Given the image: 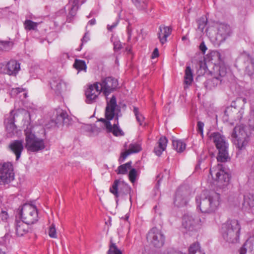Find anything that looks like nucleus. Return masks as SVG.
I'll use <instances>...</instances> for the list:
<instances>
[{
	"instance_id": "f257e3e1",
	"label": "nucleus",
	"mask_w": 254,
	"mask_h": 254,
	"mask_svg": "<svg viewBox=\"0 0 254 254\" xmlns=\"http://www.w3.org/2000/svg\"><path fill=\"white\" fill-rule=\"evenodd\" d=\"M220 194L213 191L204 190L195 197L197 207L202 213H211L215 211L220 203Z\"/></svg>"
},
{
	"instance_id": "f03ea898",
	"label": "nucleus",
	"mask_w": 254,
	"mask_h": 254,
	"mask_svg": "<svg viewBox=\"0 0 254 254\" xmlns=\"http://www.w3.org/2000/svg\"><path fill=\"white\" fill-rule=\"evenodd\" d=\"M241 229L240 224L237 220H229L222 226V236L226 242L236 243L239 240Z\"/></svg>"
},
{
	"instance_id": "7ed1b4c3",
	"label": "nucleus",
	"mask_w": 254,
	"mask_h": 254,
	"mask_svg": "<svg viewBox=\"0 0 254 254\" xmlns=\"http://www.w3.org/2000/svg\"><path fill=\"white\" fill-rule=\"evenodd\" d=\"M210 138L213 140L218 153L217 160L218 162H226L230 160L228 154V143L225 137L218 132H215L210 135Z\"/></svg>"
},
{
	"instance_id": "20e7f679",
	"label": "nucleus",
	"mask_w": 254,
	"mask_h": 254,
	"mask_svg": "<svg viewBox=\"0 0 254 254\" xmlns=\"http://www.w3.org/2000/svg\"><path fill=\"white\" fill-rule=\"evenodd\" d=\"M25 136V147L27 151L37 152L45 148L44 139L37 137L31 127L24 130Z\"/></svg>"
},
{
	"instance_id": "39448f33",
	"label": "nucleus",
	"mask_w": 254,
	"mask_h": 254,
	"mask_svg": "<svg viewBox=\"0 0 254 254\" xmlns=\"http://www.w3.org/2000/svg\"><path fill=\"white\" fill-rule=\"evenodd\" d=\"M18 215L21 220L28 225L33 224L38 220L37 208L32 204H23L18 211Z\"/></svg>"
},
{
	"instance_id": "423d86ee",
	"label": "nucleus",
	"mask_w": 254,
	"mask_h": 254,
	"mask_svg": "<svg viewBox=\"0 0 254 254\" xmlns=\"http://www.w3.org/2000/svg\"><path fill=\"white\" fill-rule=\"evenodd\" d=\"M246 129V127L243 125L236 126L231 134L234 143L240 150L245 148L249 141V136Z\"/></svg>"
},
{
	"instance_id": "0eeeda50",
	"label": "nucleus",
	"mask_w": 254,
	"mask_h": 254,
	"mask_svg": "<svg viewBox=\"0 0 254 254\" xmlns=\"http://www.w3.org/2000/svg\"><path fill=\"white\" fill-rule=\"evenodd\" d=\"M213 70L214 77L208 79L204 83L206 88L209 90H212L220 85L227 73L226 68L224 66L219 65L216 64H215Z\"/></svg>"
},
{
	"instance_id": "6e6552de",
	"label": "nucleus",
	"mask_w": 254,
	"mask_h": 254,
	"mask_svg": "<svg viewBox=\"0 0 254 254\" xmlns=\"http://www.w3.org/2000/svg\"><path fill=\"white\" fill-rule=\"evenodd\" d=\"M146 239L147 242L153 247L160 248L165 244V236L159 229L153 227L147 234Z\"/></svg>"
},
{
	"instance_id": "1a4fd4ad",
	"label": "nucleus",
	"mask_w": 254,
	"mask_h": 254,
	"mask_svg": "<svg viewBox=\"0 0 254 254\" xmlns=\"http://www.w3.org/2000/svg\"><path fill=\"white\" fill-rule=\"evenodd\" d=\"M201 219L197 215L192 213L185 214L182 218V227L186 231L193 232L199 228Z\"/></svg>"
},
{
	"instance_id": "9d476101",
	"label": "nucleus",
	"mask_w": 254,
	"mask_h": 254,
	"mask_svg": "<svg viewBox=\"0 0 254 254\" xmlns=\"http://www.w3.org/2000/svg\"><path fill=\"white\" fill-rule=\"evenodd\" d=\"M13 165L7 162L0 163V184H8L14 180Z\"/></svg>"
},
{
	"instance_id": "9b49d317",
	"label": "nucleus",
	"mask_w": 254,
	"mask_h": 254,
	"mask_svg": "<svg viewBox=\"0 0 254 254\" xmlns=\"http://www.w3.org/2000/svg\"><path fill=\"white\" fill-rule=\"evenodd\" d=\"M131 190V189L127 184L119 180H115L110 188V192L114 194L116 198L120 195H127L129 194Z\"/></svg>"
},
{
	"instance_id": "f8f14e48",
	"label": "nucleus",
	"mask_w": 254,
	"mask_h": 254,
	"mask_svg": "<svg viewBox=\"0 0 254 254\" xmlns=\"http://www.w3.org/2000/svg\"><path fill=\"white\" fill-rule=\"evenodd\" d=\"M99 85L100 86V91L102 92L107 98V96L117 87L118 81L115 78L109 76L102 79L100 82H98Z\"/></svg>"
},
{
	"instance_id": "ddd939ff",
	"label": "nucleus",
	"mask_w": 254,
	"mask_h": 254,
	"mask_svg": "<svg viewBox=\"0 0 254 254\" xmlns=\"http://www.w3.org/2000/svg\"><path fill=\"white\" fill-rule=\"evenodd\" d=\"M190 195V191L186 187L178 188L176 192L174 200V204L178 207H182L187 204Z\"/></svg>"
},
{
	"instance_id": "4468645a",
	"label": "nucleus",
	"mask_w": 254,
	"mask_h": 254,
	"mask_svg": "<svg viewBox=\"0 0 254 254\" xmlns=\"http://www.w3.org/2000/svg\"><path fill=\"white\" fill-rule=\"evenodd\" d=\"M101 92V91H100L98 86V82L90 85L85 91L86 103L92 104L95 102Z\"/></svg>"
},
{
	"instance_id": "2eb2a0df",
	"label": "nucleus",
	"mask_w": 254,
	"mask_h": 254,
	"mask_svg": "<svg viewBox=\"0 0 254 254\" xmlns=\"http://www.w3.org/2000/svg\"><path fill=\"white\" fill-rule=\"evenodd\" d=\"M117 106L116 97L113 95L109 101H107L105 109V118L107 120H112L115 116V109Z\"/></svg>"
},
{
	"instance_id": "dca6fc26",
	"label": "nucleus",
	"mask_w": 254,
	"mask_h": 254,
	"mask_svg": "<svg viewBox=\"0 0 254 254\" xmlns=\"http://www.w3.org/2000/svg\"><path fill=\"white\" fill-rule=\"evenodd\" d=\"M20 64L15 60H10L3 68V73L9 75H16L20 70Z\"/></svg>"
},
{
	"instance_id": "f3484780",
	"label": "nucleus",
	"mask_w": 254,
	"mask_h": 254,
	"mask_svg": "<svg viewBox=\"0 0 254 254\" xmlns=\"http://www.w3.org/2000/svg\"><path fill=\"white\" fill-rule=\"evenodd\" d=\"M10 150L15 155L16 160H19L21 153L24 149L23 141L22 140H15L9 145Z\"/></svg>"
},
{
	"instance_id": "a211bd4d",
	"label": "nucleus",
	"mask_w": 254,
	"mask_h": 254,
	"mask_svg": "<svg viewBox=\"0 0 254 254\" xmlns=\"http://www.w3.org/2000/svg\"><path fill=\"white\" fill-rule=\"evenodd\" d=\"M15 228L16 235L18 237L23 236L28 233L29 230L28 225L25 224L22 220L15 219Z\"/></svg>"
},
{
	"instance_id": "6ab92c4d",
	"label": "nucleus",
	"mask_w": 254,
	"mask_h": 254,
	"mask_svg": "<svg viewBox=\"0 0 254 254\" xmlns=\"http://www.w3.org/2000/svg\"><path fill=\"white\" fill-rule=\"evenodd\" d=\"M230 35V27L228 25H221L216 35V39L220 42L225 41L228 36Z\"/></svg>"
},
{
	"instance_id": "aec40b11",
	"label": "nucleus",
	"mask_w": 254,
	"mask_h": 254,
	"mask_svg": "<svg viewBox=\"0 0 254 254\" xmlns=\"http://www.w3.org/2000/svg\"><path fill=\"white\" fill-rule=\"evenodd\" d=\"M158 38L162 44L167 41V38L171 34L172 28L168 26H160L159 28Z\"/></svg>"
},
{
	"instance_id": "412c9836",
	"label": "nucleus",
	"mask_w": 254,
	"mask_h": 254,
	"mask_svg": "<svg viewBox=\"0 0 254 254\" xmlns=\"http://www.w3.org/2000/svg\"><path fill=\"white\" fill-rule=\"evenodd\" d=\"M64 84L62 79L58 77H54L50 82V86L55 94L59 95L61 93L63 85Z\"/></svg>"
},
{
	"instance_id": "4be33fe9",
	"label": "nucleus",
	"mask_w": 254,
	"mask_h": 254,
	"mask_svg": "<svg viewBox=\"0 0 254 254\" xmlns=\"http://www.w3.org/2000/svg\"><path fill=\"white\" fill-rule=\"evenodd\" d=\"M168 140L165 136H161L157 142L158 146L154 147V152L158 156H160L163 151L166 149Z\"/></svg>"
},
{
	"instance_id": "5701e85b",
	"label": "nucleus",
	"mask_w": 254,
	"mask_h": 254,
	"mask_svg": "<svg viewBox=\"0 0 254 254\" xmlns=\"http://www.w3.org/2000/svg\"><path fill=\"white\" fill-rule=\"evenodd\" d=\"M215 180L220 183H225L227 184L230 180L229 174L226 173L224 170L222 169V166H220L219 171L216 174Z\"/></svg>"
},
{
	"instance_id": "b1692460",
	"label": "nucleus",
	"mask_w": 254,
	"mask_h": 254,
	"mask_svg": "<svg viewBox=\"0 0 254 254\" xmlns=\"http://www.w3.org/2000/svg\"><path fill=\"white\" fill-rule=\"evenodd\" d=\"M6 129L9 134H14L17 132V127L15 125V118L13 116H10L7 119L6 123Z\"/></svg>"
},
{
	"instance_id": "393cba45",
	"label": "nucleus",
	"mask_w": 254,
	"mask_h": 254,
	"mask_svg": "<svg viewBox=\"0 0 254 254\" xmlns=\"http://www.w3.org/2000/svg\"><path fill=\"white\" fill-rule=\"evenodd\" d=\"M116 120L117 121V124H114L113 126L111 125L110 127L106 130L107 132H112L114 135L116 136L124 135V132L118 126V116H116Z\"/></svg>"
},
{
	"instance_id": "a878e982",
	"label": "nucleus",
	"mask_w": 254,
	"mask_h": 254,
	"mask_svg": "<svg viewBox=\"0 0 254 254\" xmlns=\"http://www.w3.org/2000/svg\"><path fill=\"white\" fill-rule=\"evenodd\" d=\"M184 84L187 86H190L191 84L193 81V72L190 66H187L185 69V76H184Z\"/></svg>"
},
{
	"instance_id": "bb28decb",
	"label": "nucleus",
	"mask_w": 254,
	"mask_h": 254,
	"mask_svg": "<svg viewBox=\"0 0 254 254\" xmlns=\"http://www.w3.org/2000/svg\"><path fill=\"white\" fill-rule=\"evenodd\" d=\"M245 68V73L249 76L254 74V59L250 58L247 60Z\"/></svg>"
},
{
	"instance_id": "cd10ccee",
	"label": "nucleus",
	"mask_w": 254,
	"mask_h": 254,
	"mask_svg": "<svg viewBox=\"0 0 254 254\" xmlns=\"http://www.w3.org/2000/svg\"><path fill=\"white\" fill-rule=\"evenodd\" d=\"M78 0H69V8L70 9L68 16L73 17L78 8Z\"/></svg>"
},
{
	"instance_id": "c85d7f7f",
	"label": "nucleus",
	"mask_w": 254,
	"mask_h": 254,
	"mask_svg": "<svg viewBox=\"0 0 254 254\" xmlns=\"http://www.w3.org/2000/svg\"><path fill=\"white\" fill-rule=\"evenodd\" d=\"M253 245L251 242L246 241L239 250V254H252Z\"/></svg>"
},
{
	"instance_id": "c756f323",
	"label": "nucleus",
	"mask_w": 254,
	"mask_h": 254,
	"mask_svg": "<svg viewBox=\"0 0 254 254\" xmlns=\"http://www.w3.org/2000/svg\"><path fill=\"white\" fill-rule=\"evenodd\" d=\"M132 162L129 161L124 164L121 165L118 167V169L116 170V173L118 174H127L128 170L130 169L131 168Z\"/></svg>"
},
{
	"instance_id": "7c9ffc66",
	"label": "nucleus",
	"mask_w": 254,
	"mask_h": 254,
	"mask_svg": "<svg viewBox=\"0 0 254 254\" xmlns=\"http://www.w3.org/2000/svg\"><path fill=\"white\" fill-rule=\"evenodd\" d=\"M243 205L246 207H254V195L252 194H248L244 196Z\"/></svg>"
},
{
	"instance_id": "2f4dec72",
	"label": "nucleus",
	"mask_w": 254,
	"mask_h": 254,
	"mask_svg": "<svg viewBox=\"0 0 254 254\" xmlns=\"http://www.w3.org/2000/svg\"><path fill=\"white\" fill-rule=\"evenodd\" d=\"M189 254H205V253L200 249L199 243H194L190 246Z\"/></svg>"
},
{
	"instance_id": "473e14b6",
	"label": "nucleus",
	"mask_w": 254,
	"mask_h": 254,
	"mask_svg": "<svg viewBox=\"0 0 254 254\" xmlns=\"http://www.w3.org/2000/svg\"><path fill=\"white\" fill-rule=\"evenodd\" d=\"M172 146L178 152H182L186 148V144L181 140H173Z\"/></svg>"
},
{
	"instance_id": "72a5a7b5",
	"label": "nucleus",
	"mask_w": 254,
	"mask_h": 254,
	"mask_svg": "<svg viewBox=\"0 0 254 254\" xmlns=\"http://www.w3.org/2000/svg\"><path fill=\"white\" fill-rule=\"evenodd\" d=\"M67 117L68 115L66 112L61 111L57 115L55 124L56 125H60L61 124H64L65 122V120L67 119Z\"/></svg>"
},
{
	"instance_id": "f704fd0d",
	"label": "nucleus",
	"mask_w": 254,
	"mask_h": 254,
	"mask_svg": "<svg viewBox=\"0 0 254 254\" xmlns=\"http://www.w3.org/2000/svg\"><path fill=\"white\" fill-rule=\"evenodd\" d=\"M73 66L78 71L84 70L86 71L87 66L85 62L83 60L75 59Z\"/></svg>"
},
{
	"instance_id": "c9c22d12",
	"label": "nucleus",
	"mask_w": 254,
	"mask_h": 254,
	"mask_svg": "<svg viewBox=\"0 0 254 254\" xmlns=\"http://www.w3.org/2000/svg\"><path fill=\"white\" fill-rule=\"evenodd\" d=\"M133 112L135 116L136 121L139 123L140 126H142L145 119L144 117L140 113L139 109L137 107H133Z\"/></svg>"
},
{
	"instance_id": "e433bc0d",
	"label": "nucleus",
	"mask_w": 254,
	"mask_h": 254,
	"mask_svg": "<svg viewBox=\"0 0 254 254\" xmlns=\"http://www.w3.org/2000/svg\"><path fill=\"white\" fill-rule=\"evenodd\" d=\"M136 7L139 9H144L147 7V1L146 0H131Z\"/></svg>"
},
{
	"instance_id": "4c0bfd02",
	"label": "nucleus",
	"mask_w": 254,
	"mask_h": 254,
	"mask_svg": "<svg viewBox=\"0 0 254 254\" xmlns=\"http://www.w3.org/2000/svg\"><path fill=\"white\" fill-rule=\"evenodd\" d=\"M12 43L8 41H0V50L8 51L12 47Z\"/></svg>"
},
{
	"instance_id": "58836bf2",
	"label": "nucleus",
	"mask_w": 254,
	"mask_h": 254,
	"mask_svg": "<svg viewBox=\"0 0 254 254\" xmlns=\"http://www.w3.org/2000/svg\"><path fill=\"white\" fill-rule=\"evenodd\" d=\"M207 19L206 17H201L197 21V28L201 31L202 32L207 24Z\"/></svg>"
},
{
	"instance_id": "ea45409f",
	"label": "nucleus",
	"mask_w": 254,
	"mask_h": 254,
	"mask_svg": "<svg viewBox=\"0 0 254 254\" xmlns=\"http://www.w3.org/2000/svg\"><path fill=\"white\" fill-rule=\"evenodd\" d=\"M38 24L31 20H26L24 22V26L28 30H35L37 27Z\"/></svg>"
},
{
	"instance_id": "a19ab883",
	"label": "nucleus",
	"mask_w": 254,
	"mask_h": 254,
	"mask_svg": "<svg viewBox=\"0 0 254 254\" xmlns=\"http://www.w3.org/2000/svg\"><path fill=\"white\" fill-rule=\"evenodd\" d=\"M108 254H122V252L117 248L115 243L111 241Z\"/></svg>"
},
{
	"instance_id": "79ce46f5",
	"label": "nucleus",
	"mask_w": 254,
	"mask_h": 254,
	"mask_svg": "<svg viewBox=\"0 0 254 254\" xmlns=\"http://www.w3.org/2000/svg\"><path fill=\"white\" fill-rule=\"evenodd\" d=\"M132 154L139 152L141 150V146L136 143H131L129 145L128 149Z\"/></svg>"
},
{
	"instance_id": "37998d69",
	"label": "nucleus",
	"mask_w": 254,
	"mask_h": 254,
	"mask_svg": "<svg viewBox=\"0 0 254 254\" xmlns=\"http://www.w3.org/2000/svg\"><path fill=\"white\" fill-rule=\"evenodd\" d=\"M248 125L250 127L254 130V110H251L248 119Z\"/></svg>"
},
{
	"instance_id": "c03bdc74",
	"label": "nucleus",
	"mask_w": 254,
	"mask_h": 254,
	"mask_svg": "<svg viewBox=\"0 0 254 254\" xmlns=\"http://www.w3.org/2000/svg\"><path fill=\"white\" fill-rule=\"evenodd\" d=\"M137 176V171L134 168H131L130 169V171L128 174V178L129 181L133 183L135 180Z\"/></svg>"
},
{
	"instance_id": "a18cd8bd",
	"label": "nucleus",
	"mask_w": 254,
	"mask_h": 254,
	"mask_svg": "<svg viewBox=\"0 0 254 254\" xmlns=\"http://www.w3.org/2000/svg\"><path fill=\"white\" fill-rule=\"evenodd\" d=\"M49 235L51 238H57L56 230L55 226L53 224H52V225L50 227L49 230Z\"/></svg>"
},
{
	"instance_id": "49530a36",
	"label": "nucleus",
	"mask_w": 254,
	"mask_h": 254,
	"mask_svg": "<svg viewBox=\"0 0 254 254\" xmlns=\"http://www.w3.org/2000/svg\"><path fill=\"white\" fill-rule=\"evenodd\" d=\"M132 154L128 150H126L124 152H122L120 158L119 159V162L120 163L123 162L126 158L130 154Z\"/></svg>"
},
{
	"instance_id": "de8ad7c7",
	"label": "nucleus",
	"mask_w": 254,
	"mask_h": 254,
	"mask_svg": "<svg viewBox=\"0 0 254 254\" xmlns=\"http://www.w3.org/2000/svg\"><path fill=\"white\" fill-rule=\"evenodd\" d=\"M90 39L89 33L88 32H86L83 38L81 39V44L79 47V48L77 49L78 51H80L82 49V47L84 43L87 42Z\"/></svg>"
},
{
	"instance_id": "09e8293b",
	"label": "nucleus",
	"mask_w": 254,
	"mask_h": 254,
	"mask_svg": "<svg viewBox=\"0 0 254 254\" xmlns=\"http://www.w3.org/2000/svg\"><path fill=\"white\" fill-rule=\"evenodd\" d=\"M203 127L204 123L201 121H198L197 124V133H199L202 137H203Z\"/></svg>"
},
{
	"instance_id": "8fccbe9b",
	"label": "nucleus",
	"mask_w": 254,
	"mask_h": 254,
	"mask_svg": "<svg viewBox=\"0 0 254 254\" xmlns=\"http://www.w3.org/2000/svg\"><path fill=\"white\" fill-rule=\"evenodd\" d=\"M24 89L21 87H17L15 88H12L11 90L10 93L11 95L16 96L18 93L24 91Z\"/></svg>"
},
{
	"instance_id": "3c124183",
	"label": "nucleus",
	"mask_w": 254,
	"mask_h": 254,
	"mask_svg": "<svg viewBox=\"0 0 254 254\" xmlns=\"http://www.w3.org/2000/svg\"><path fill=\"white\" fill-rule=\"evenodd\" d=\"M99 121L100 122H101L104 123V124L106 127V130L108 129V128L109 127H110V126L111 125V124L110 122V121L107 120L106 119L101 118L100 119H99Z\"/></svg>"
},
{
	"instance_id": "603ef678",
	"label": "nucleus",
	"mask_w": 254,
	"mask_h": 254,
	"mask_svg": "<svg viewBox=\"0 0 254 254\" xmlns=\"http://www.w3.org/2000/svg\"><path fill=\"white\" fill-rule=\"evenodd\" d=\"M122 48V44L119 41H117L114 43V49L115 51L117 52L121 50Z\"/></svg>"
},
{
	"instance_id": "864d4df0",
	"label": "nucleus",
	"mask_w": 254,
	"mask_h": 254,
	"mask_svg": "<svg viewBox=\"0 0 254 254\" xmlns=\"http://www.w3.org/2000/svg\"><path fill=\"white\" fill-rule=\"evenodd\" d=\"M211 55L213 57L217 58L218 62L220 63L221 61L220 53L217 51H213L211 53Z\"/></svg>"
},
{
	"instance_id": "5fc2aeb1",
	"label": "nucleus",
	"mask_w": 254,
	"mask_h": 254,
	"mask_svg": "<svg viewBox=\"0 0 254 254\" xmlns=\"http://www.w3.org/2000/svg\"><path fill=\"white\" fill-rule=\"evenodd\" d=\"M199 49L200 51H201V52L204 54L206 52V51L207 50V48L206 46V45H205L204 44V42H202L200 43V45H199Z\"/></svg>"
},
{
	"instance_id": "6e6d98bb",
	"label": "nucleus",
	"mask_w": 254,
	"mask_h": 254,
	"mask_svg": "<svg viewBox=\"0 0 254 254\" xmlns=\"http://www.w3.org/2000/svg\"><path fill=\"white\" fill-rule=\"evenodd\" d=\"M2 220L5 221L8 218V214L6 211H2L0 214Z\"/></svg>"
},
{
	"instance_id": "4d7b16f0",
	"label": "nucleus",
	"mask_w": 254,
	"mask_h": 254,
	"mask_svg": "<svg viewBox=\"0 0 254 254\" xmlns=\"http://www.w3.org/2000/svg\"><path fill=\"white\" fill-rule=\"evenodd\" d=\"M244 114V111L241 109L237 113V120L240 122L241 121Z\"/></svg>"
},
{
	"instance_id": "13d9d810",
	"label": "nucleus",
	"mask_w": 254,
	"mask_h": 254,
	"mask_svg": "<svg viewBox=\"0 0 254 254\" xmlns=\"http://www.w3.org/2000/svg\"><path fill=\"white\" fill-rule=\"evenodd\" d=\"M158 56H159V51H158V49L157 48H156L154 50V51L152 54L151 58L152 59H154V58L158 57Z\"/></svg>"
},
{
	"instance_id": "bf43d9fd",
	"label": "nucleus",
	"mask_w": 254,
	"mask_h": 254,
	"mask_svg": "<svg viewBox=\"0 0 254 254\" xmlns=\"http://www.w3.org/2000/svg\"><path fill=\"white\" fill-rule=\"evenodd\" d=\"M127 34H128V40H129L131 38V32H132V30L130 28V27L129 25L127 27Z\"/></svg>"
},
{
	"instance_id": "052dcab7",
	"label": "nucleus",
	"mask_w": 254,
	"mask_h": 254,
	"mask_svg": "<svg viewBox=\"0 0 254 254\" xmlns=\"http://www.w3.org/2000/svg\"><path fill=\"white\" fill-rule=\"evenodd\" d=\"M118 22L114 23L112 25H108V29L109 31H112L117 25Z\"/></svg>"
},
{
	"instance_id": "680f3d73",
	"label": "nucleus",
	"mask_w": 254,
	"mask_h": 254,
	"mask_svg": "<svg viewBox=\"0 0 254 254\" xmlns=\"http://www.w3.org/2000/svg\"><path fill=\"white\" fill-rule=\"evenodd\" d=\"M95 23H96V20L95 18H93V19L90 20L88 23V24H89L91 26L95 25Z\"/></svg>"
},
{
	"instance_id": "e2e57ef3",
	"label": "nucleus",
	"mask_w": 254,
	"mask_h": 254,
	"mask_svg": "<svg viewBox=\"0 0 254 254\" xmlns=\"http://www.w3.org/2000/svg\"><path fill=\"white\" fill-rule=\"evenodd\" d=\"M4 246L2 244H0V254H6V253L2 251V248Z\"/></svg>"
},
{
	"instance_id": "0e129e2a",
	"label": "nucleus",
	"mask_w": 254,
	"mask_h": 254,
	"mask_svg": "<svg viewBox=\"0 0 254 254\" xmlns=\"http://www.w3.org/2000/svg\"><path fill=\"white\" fill-rule=\"evenodd\" d=\"M169 254H183L180 252H173V253H170Z\"/></svg>"
},
{
	"instance_id": "69168bd1",
	"label": "nucleus",
	"mask_w": 254,
	"mask_h": 254,
	"mask_svg": "<svg viewBox=\"0 0 254 254\" xmlns=\"http://www.w3.org/2000/svg\"><path fill=\"white\" fill-rule=\"evenodd\" d=\"M126 51L128 52H130V51H131V49L130 48H129L128 47H127L126 49Z\"/></svg>"
},
{
	"instance_id": "338daca9",
	"label": "nucleus",
	"mask_w": 254,
	"mask_h": 254,
	"mask_svg": "<svg viewBox=\"0 0 254 254\" xmlns=\"http://www.w3.org/2000/svg\"><path fill=\"white\" fill-rule=\"evenodd\" d=\"M186 39H187V37H186V36H183V37H182V40H183V41H184V40H185Z\"/></svg>"
},
{
	"instance_id": "774afa93",
	"label": "nucleus",
	"mask_w": 254,
	"mask_h": 254,
	"mask_svg": "<svg viewBox=\"0 0 254 254\" xmlns=\"http://www.w3.org/2000/svg\"><path fill=\"white\" fill-rule=\"evenodd\" d=\"M243 101L244 102V103H246V99L244 98H243Z\"/></svg>"
}]
</instances>
